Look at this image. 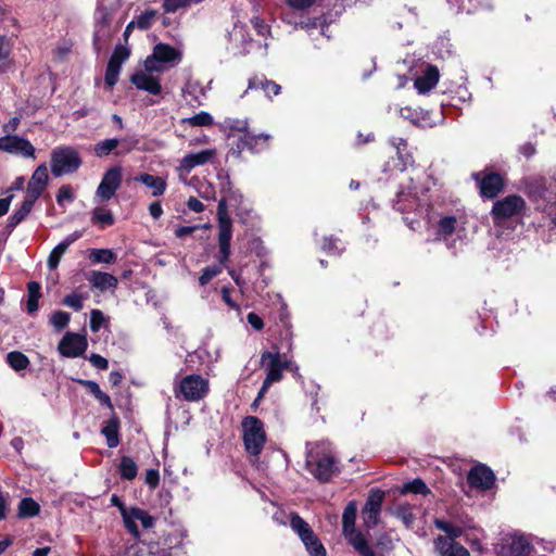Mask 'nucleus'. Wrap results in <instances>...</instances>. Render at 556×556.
Returning a JSON list of instances; mask_svg holds the SVG:
<instances>
[{
    "instance_id": "obj_13",
    "label": "nucleus",
    "mask_w": 556,
    "mask_h": 556,
    "mask_svg": "<svg viewBox=\"0 0 556 556\" xmlns=\"http://www.w3.org/2000/svg\"><path fill=\"white\" fill-rule=\"evenodd\" d=\"M472 178L476 180L480 194L483 198H495L504 187L503 177L497 173L477 172L472 174Z\"/></svg>"
},
{
    "instance_id": "obj_51",
    "label": "nucleus",
    "mask_w": 556,
    "mask_h": 556,
    "mask_svg": "<svg viewBox=\"0 0 556 556\" xmlns=\"http://www.w3.org/2000/svg\"><path fill=\"white\" fill-rule=\"evenodd\" d=\"M121 67L122 66L113 64L111 62L108 63L105 71V84L109 88H112L117 83Z\"/></svg>"
},
{
    "instance_id": "obj_26",
    "label": "nucleus",
    "mask_w": 556,
    "mask_h": 556,
    "mask_svg": "<svg viewBox=\"0 0 556 556\" xmlns=\"http://www.w3.org/2000/svg\"><path fill=\"white\" fill-rule=\"evenodd\" d=\"M83 236V232L77 230L70 233L63 241H61L54 249L51 251L48 257V267L53 270L59 266V263L62 256L67 251L68 247L77 241Z\"/></svg>"
},
{
    "instance_id": "obj_12",
    "label": "nucleus",
    "mask_w": 556,
    "mask_h": 556,
    "mask_svg": "<svg viewBox=\"0 0 556 556\" xmlns=\"http://www.w3.org/2000/svg\"><path fill=\"white\" fill-rule=\"evenodd\" d=\"M123 169L121 166L110 167L103 175L96 190V199L100 202L110 201L122 185Z\"/></svg>"
},
{
    "instance_id": "obj_1",
    "label": "nucleus",
    "mask_w": 556,
    "mask_h": 556,
    "mask_svg": "<svg viewBox=\"0 0 556 556\" xmlns=\"http://www.w3.org/2000/svg\"><path fill=\"white\" fill-rule=\"evenodd\" d=\"M523 189L534 205L535 211L542 213L545 219L542 226L556 228V177L532 175L522 180Z\"/></svg>"
},
{
    "instance_id": "obj_39",
    "label": "nucleus",
    "mask_w": 556,
    "mask_h": 556,
    "mask_svg": "<svg viewBox=\"0 0 556 556\" xmlns=\"http://www.w3.org/2000/svg\"><path fill=\"white\" fill-rule=\"evenodd\" d=\"M263 89L267 97L271 94L277 96L280 92L281 87L275 81L262 80L258 78L251 79L249 81V89Z\"/></svg>"
},
{
    "instance_id": "obj_6",
    "label": "nucleus",
    "mask_w": 556,
    "mask_h": 556,
    "mask_svg": "<svg viewBox=\"0 0 556 556\" xmlns=\"http://www.w3.org/2000/svg\"><path fill=\"white\" fill-rule=\"evenodd\" d=\"M182 60V52L167 43H157L152 53L144 60L149 71H156L162 74L165 71L175 67Z\"/></svg>"
},
{
    "instance_id": "obj_21",
    "label": "nucleus",
    "mask_w": 556,
    "mask_h": 556,
    "mask_svg": "<svg viewBox=\"0 0 556 556\" xmlns=\"http://www.w3.org/2000/svg\"><path fill=\"white\" fill-rule=\"evenodd\" d=\"M218 178L222 179L220 192L226 195L230 205L237 210V215L244 222V215H249L250 208L244 205L243 195L231 187L228 175L218 174Z\"/></svg>"
},
{
    "instance_id": "obj_20",
    "label": "nucleus",
    "mask_w": 556,
    "mask_h": 556,
    "mask_svg": "<svg viewBox=\"0 0 556 556\" xmlns=\"http://www.w3.org/2000/svg\"><path fill=\"white\" fill-rule=\"evenodd\" d=\"M532 552V541L530 536L514 533L505 539L502 545L503 556H530Z\"/></svg>"
},
{
    "instance_id": "obj_29",
    "label": "nucleus",
    "mask_w": 556,
    "mask_h": 556,
    "mask_svg": "<svg viewBox=\"0 0 556 556\" xmlns=\"http://www.w3.org/2000/svg\"><path fill=\"white\" fill-rule=\"evenodd\" d=\"M269 136L265 134L261 135H252L250 132H245L239 142V148L242 150H250L252 152H261L268 144Z\"/></svg>"
},
{
    "instance_id": "obj_49",
    "label": "nucleus",
    "mask_w": 556,
    "mask_h": 556,
    "mask_svg": "<svg viewBox=\"0 0 556 556\" xmlns=\"http://www.w3.org/2000/svg\"><path fill=\"white\" fill-rule=\"evenodd\" d=\"M102 433L106 438L109 447H116L119 443L117 426L114 422H109L103 429Z\"/></svg>"
},
{
    "instance_id": "obj_33",
    "label": "nucleus",
    "mask_w": 556,
    "mask_h": 556,
    "mask_svg": "<svg viewBox=\"0 0 556 556\" xmlns=\"http://www.w3.org/2000/svg\"><path fill=\"white\" fill-rule=\"evenodd\" d=\"M36 201L37 200L30 199L29 197L26 195L22 205L9 218L8 227L12 229L16 227L21 222H23L26 218V216L30 213Z\"/></svg>"
},
{
    "instance_id": "obj_56",
    "label": "nucleus",
    "mask_w": 556,
    "mask_h": 556,
    "mask_svg": "<svg viewBox=\"0 0 556 556\" xmlns=\"http://www.w3.org/2000/svg\"><path fill=\"white\" fill-rule=\"evenodd\" d=\"M192 0H164L163 8L167 13L176 12L181 8L188 7Z\"/></svg>"
},
{
    "instance_id": "obj_50",
    "label": "nucleus",
    "mask_w": 556,
    "mask_h": 556,
    "mask_svg": "<svg viewBox=\"0 0 556 556\" xmlns=\"http://www.w3.org/2000/svg\"><path fill=\"white\" fill-rule=\"evenodd\" d=\"M75 200V192L70 185L62 186L56 193V202L60 206L72 203Z\"/></svg>"
},
{
    "instance_id": "obj_42",
    "label": "nucleus",
    "mask_w": 556,
    "mask_h": 556,
    "mask_svg": "<svg viewBox=\"0 0 556 556\" xmlns=\"http://www.w3.org/2000/svg\"><path fill=\"white\" fill-rule=\"evenodd\" d=\"M182 123L192 127H207L212 126L214 121L210 113L202 111L193 116L184 118Z\"/></svg>"
},
{
    "instance_id": "obj_2",
    "label": "nucleus",
    "mask_w": 556,
    "mask_h": 556,
    "mask_svg": "<svg viewBox=\"0 0 556 556\" xmlns=\"http://www.w3.org/2000/svg\"><path fill=\"white\" fill-rule=\"evenodd\" d=\"M525 210L526 201L517 194H510L494 202L491 216L494 227L502 230L500 236H504L505 229H515L518 225H521V216Z\"/></svg>"
},
{
    "instance_id": "obj_52",
    "label": "nucleus",
    "mask_w": 556,
    "mask_h": 556,
    "mask_svg": "<svg viewBox=\"0 0 556 556\" xmlns=\"http://www.w3.org/2000/svg\"><path fill=\"white\" fill-rule=\"evenodd\" d=\"M321 249L329 254L338 255L343 250V247H341V242L338 239L329 237L324 239Z\"/></svg>"
},
{
    "instance_id": "obj_48",
    "label": "nucleus",
    "mask_w": 556,
    "mask_h": 556,
    "mask_svg": "<svg viewBox=\"0 0 556 556\" xmlns=\"http://www.w3.org/2000/svg\"><path fill=\"white\" fill-rule=\"evenodd\" d=\"M71 316L63 311H55L50 315V324L56 329H64L70 323Z\"/></svg>"
},
{
    "instance_id": "obj_18",
    "label": "nucleus",
    "mask_w": 556,
    "mask_h": 556,
    "mask_svg": "<svg viewBox=\"0 0 556 556\" xmlns=\"http://www.w3.org/2000/svg\"><path fill=\"white\" fill-rule=\"evenodd\" d=\"M0 151L24 157H35V148L30 141L15 135L0 137Z\"/></svg>"
},
{
    "instance_id": "obj_31",
    "label": "nucleus",
    "mask_w": 556,
    "mask_h": 556,
    "mask_svg": "<svg viewBox=\"0 0 556 556\" xmlns=\"http://www.w3.org/2000/svg\"><path fill=\"white\" fill-rule=\"evenodd\" d=\"M344 535L361 556H376L375 551L369 546L365 536L356 531V529L345 532Z\"/></svg>"
},
{
    "instance_id": "obj_61",
    "label": "nucleus",
    "mask_w": 556,
    "mask_h": 556,
    "mask_svg": "<svg viewBox=\"0 0 556 556\" xmlns=\"http://www.w3.org/2000/svg\"><path fill=\"white\" fill-rule=\"evenodd\" d=\"M248 323L251 325L252 328L260 331L264 327L263 319L255 313L251 312L247 316Z\"/></svg>"
},
{
    "instance_id": "obj_5",
    "label": "nucleus",
    "mask_w": 556,
    "mask_h": 556,
    "mask_svg": "<svg viewBox=\"0 0 556 556\" xmlns=\"http://www.w3.org/2000/svg\"><path fill=\"white\" fill-rule=\"evenodd\" d=\"M229 201L225 194L217 206V227H218V250L220 263L228 262L230 256V242L232 239V219L228 214Z\"/></svg>"
},
{
    "instance_id": "obj_30",
    "label": "nucleus",
    "mask_w": 556,
    "mask_h": 556,
    "mask_svg": "<svg viewBox=\"0 0 556 556\" xmlns=\"http://www.w3.org/2000/svg\"><path fill=\"white\" fill-rule=\"evenodd\" d=\"M134 180L149 188L153 197H161L164 194L167 187L166 180L164 178L147 173L136 176Z\"/></svg>"
},
{
    "instance_id": "obj_10",
    "label": "nucleus",
    "mask_w": 556,
    "mask_h": 556,
    "mask_svg": "<svg viewBox=\"0 0 556 556\" xmlns=\"http://www.w3.org/2000/svg\"><path fill=\"white\" fill-rule=\"evenodd\" d=\"M81 160L72 148H58L51 154V170L55 177L72 174L78 169Z\"/></svg>"
},
{
    "instance_id": "obj_34",
    "label": "nucleus",
    "mask_w": 556,
    "mask_h": 556,
    "mask_svg": "<svg viewBox=\"0 0 556 556\" xmlns=\"http://www.w3.org/2000/svg\"><path fill=\"white\" fill-rule=\"evenodd\" d=\"M89 260L92 264H113L117 256L110 249H90Z\"/></svg>"
},
{
    "instance_id": "obj_63",
    "label": "nucleus",
    "mask_w": 556,
    "mask_h": 556,
    "mask_svg": "<svg viewBox=\"0 0 556 556\" xmlns=\"http://www.w3.org/2000/svg\"><path fill=\"white\" fill-rule=\"evenodd\" d=\"M535 544L540 545L543 551L545 552H554V549L556 548V542L555 541H551V540H545V539H539V538H533L532 540Z\"/></svg>"
},
{
    "instance_id": "obj_55",
    "label": "nucleus",
    "mask_w": 556,
    "mask_h": 556,
    "mask_svg": "<svg viewBox=\"0 0 556 556\" xmlns=\"http://www.w3.org/2000/svg\"><path fill=\"white\" fill-rule=\"evenodd\" d=\"M64 305L75 309L76 312L83 308L84 298L78 293H71L63 300Z\"/></svg>"
},
{
    "instance_id": "obj_57",
    "label": "nucleus",
    "mask_w": 556,
    "mask_h": 556,
    "mask_svg": "<svg viewBox=\"0 0 556 556\" xmlns=\"http://www.w3.org/2000/svg\"><path fill=\"white\" fill-rule=\"evenodd\" d=\"M396 516L405 523L406 527L412 526L415 520V516L406 506L397 507Z\"/></svg>"
},
{
    "instance_id": "obj_58",
    "label": "nucleus",
    "mask_w": 556,
    "mask_h": 556,
    "mask_svg": "<svg viewBox=\"0 0 556 556\" xmlns=\"http://www.w3.org/2000/svg\"><path fill=\"white\" fill-rule=\"evenodd\" d=\"M89 362L91 363V365L98 369H101V370H105L108 369L109 367V362L106 358H104L103 356L99 355V354H96V353H92L89 357H88Z\"/></svg>"
},
{
    "instance_id": "obj_60",
    "label": "nucleus",
    "mask_w": 556,
    "mask_h": 556,
    "mask_svg": "<svg viewBox=\"0 0 556 556\" xmlns=\"http://www.w3.org/2000/svg\"><path fill=\"white\" fill-rule=\"evenodd\" d=\"M144 481L151 489H155L160 482L159 470H156V469L147 470Z\"/></svg>"
},
{
    "instance_id": "obj_41",
    "label": "nucleus",
    "mask_w": 556,
    "mask_h": 556,
    "mask_svg": "<svg viewBox=\"0 0 556 556\" xmlns=\"http://www.w3.org/2000/svg\"><path fill=\"white\" fill-rule=\"evenodd\" d=\"M357 506L355 502H350L342 516L343 533L355 529Z\"/></svg>"
},
{
    "instance_id": "obj_46",
    "label": "nucleus",
    "mask_w": 556,
    "mask_h": 556,
    "mask_svg": "<svg viewBox=\"0 0 556 556\" xmlns=\"http://www.w3.org/2000/svg\"><path fill=\"white\" fill-rule=\"evenodd\" d=\"M457 219L455 216H444L439 220V235L444 238L451 236L456 229Z\"/></svg>"
},
{
    "instance_id": "obj_27",
    "label": "nucleus",
    "mask_w": 556,
    "mask_h": 556,
    "mask_svg": "<svg viewBox=\"0 0 556 556\" xmlns=\"http://www.w3.org/2000/svg\"><path fill=\"white\" fill-rule=\"evenodd\" d=\"M439 70L434 65H427L422 75L415 79L414 86L419 93H427L439 83Z\"/></svg>"
},
{
    "instance_id": "obj_62",
    "label": "nucleus",
    "mask_w": 556,
    "mask_h": 556,
    "mask_svg": "<svg viewBox=\"0 0 556 556\" xmlns=\"http://www.w3.org/2000/svg\"><path fill=\"white\" fill-rule=\"evenodd\" d=\"M27 292H28V299H35V300H38L40 299L41 296V293H40V285L36 281H30L28 285H27Z\"/></svg>"
},
{
    "instance_id": "obj_11",
    "label": "nucleus",
    "mask_w": 556,
    "mask_h": 556,
    "mask_svg": "<svg viewBox=\"0 0 556 556\" xmlns=\"http://www.w3.org/2000/svg\"><path fill=\"white\" fill-rule=\"evenodd\" d=\"M261 366L266 370L265 379L271 383L282 379L283 370L292 369L291 362L279 352H264L261 355Z\"/></svg>"
},
{
    "instance_id": "obj_14",
    "label": "nucleus",
    "mask_w": 556,
    "mask_h": 556,
    "mask_svg": "<svg viewBox=\"0 0 556 556\" xmlns=\"http://www.w3.org/2000/svg\"><path fill=\"white\" fill-rule=\"evenodd\" d=\"M251 47L252 40L247 30V26L240 22H236L228 31V50L235 55H243L250 52Z\"/></svg>"
},
{
    "instance_id": "obj_54",
    "label": "nucleus",
    "mask_w": 556,
    "mask_h": 556,
    "mask_svg": "<svg viewBox=\"0 0 556 556\" xmlns=\"http://www.w3.org/2000/svg\"><path fill=\"white\" fill-rule=\"evenodd\" d=\"M105 323L104 314L99 309H92L90 313V329L98 332Z\"/></svg>"
},
{
    "instance_id": "obj_22",
    "label": "nucleus",
    "mask_w": 556,
    "mask_h": 556,
    "mask_svg": "<svg viewBox=\"0 0 556 556\" xmlns=\"http://www.w3.org/2000/svg\"><path fill=\"white\" fill-rule=\"evenodd\" d=\"M470 486L479 490H489L495 482L493 471L485 465H478L471 468L467 477Z\"/></svg>"
},
{
    "instance_id": "obj_8",
    "label": "nucleus",
    "mask_w": 556,
    "mask_h": 556,
    "mask_svg": "<svg viewBox=\"0 0 556 556\" xmlns=\"http://www.w3.org/2000/svg\"><path fill=\"white\" fill-rule=\"evenodd\" d=\"M210 391L208 380L201 375H188L184 377L175 389L177 397L188 402H198L205 397Z\"/></svg>"
},
{
    "instance_id": "obj_59",
    "label": "nucleus",
    "mask_w": 556,
    "mask_h": 556,
    "mask_svg": "<svg viewBox=\"0 0 556 556\" xmlns=\"http://www.w3.org/2000/svg\"><path fill=\"white\" fill-rule=\"evenodd\" d=\"M255 30L263 37H266L270 33L269 25L266 24L262 18L254 17L251 20Z\"/></svg>"
},
{
    "instance_id": "obj_40",
    "label": "nucleus",
    "mask_w": 556,
    "mask_h": 556,
    "mask_svg": "<svg viewBox=\"0 0 556 556\" xmlns=\"http://www.w3.org/2000/svg\"><path fill=\"white\" fill-rule=\"evenodd\" d=\"M40 507L37 502L30 497L23 498L18 504V517L30 518L39 514Z\"/></svg>"
},
{
    "instance_id": "obj_35",
    "label": "nucleus",
    "mask_w": 556,
    "mask_h": 556,
    "mask_svg": "<svg viewBox=\"0 0 556 556\" xmlns=\"http://www.w3.org/2000/svg\"><path fill=\"white\" fill-rule=\"evenodd\" d=\"M78 382L86 387L88 391L93 394V396L101 403V405H104L109 408L113 407L110 396L100 389L97 382L83 379L78 380Z\"/></svg>"
},
{
    "instance_id": "obj_16",
    "label": "nucleus",
    "mask_w": 556,
    "mask_h": 556,
    "mask_svg": "<svg viewBox=\"0 0 556 556\" xmlns=\"http://www.w3.org/2000/svg\"><path fill=\"white\" fill-rule=\"evenodd\" d=\"M130 81L137 89L143 90L151 94H160L162 92V85L156 71H149L143 63V68L138 70L130 77Z\"/></svg>"
},
{
    "instance_id": "obj_4",
    "label": "nucleus",
    "mask_w": 556,
    "mask_h": 556,
    "mask_svg": "<svg viewBox=\"0 0 556 556\" xmlns=\"http://www.w3.org/2000/svg\"><path fill=\"white\" fill-rule=\"evenodd\" d=\"M434 525L439 530L448 535V538L439 536L434 541L435 551L440 556H470L469 552L463 545L454 541L462 535V528L442 519H435Z\"/></svg>"
},
{
    "instance_id": "obj_64",
    "label": "nucleus",
    "mask_w": 556,
    "mask_h": 556,
    "mask_svg": "<svg viewBox=\"0 0 556 556\" xmlns=\"http://www.w3.org/2000/svg\"><path fill=\"white\" fill-rule=\"evenodd\" d=\"M187 207L195 213H201L204 211V204L193 197L189 198V200L187 201Z\"/></svg>"
},
{
    "instance_id": "obj_19",
    "label": "nucleus",
    "mask_w": 556,
    "mask_h": 556,
    "mask_svg": "<svg viewBox=\"0 0 556 556\" xmlns=\"http://www.w3.org/2000/svg\"><path fill=\"white\" fill-rule=\"evenodd\" d=\"M137 144V140L110 138L94 144L93 151L98 157L108 156L115 151V155L129 153Z\"/></svg>"
},
{
    "instance_id": "obj_28",
    "label": "nucleus",
    "mask_w": 556,
    "mask_h": 556,
    "mask_svg": "<svg viewBox=\"0 0 556 556\" xmlns=\"http://www.w3.org/2000/svg\"><path fill=\"white\" fill-rule=\"evenodd\" d=\"M400 115L418 127L427 128L435 125L429 112L421 109L402 108L400 109Z\"/></svg>"
},
{
    "instance_id": "obj_7",
    "label": "nucleus",
    "mask_w": 556,
    "mask_h": 556,
    "mask_svg": "<svg viewBox=\"0 0 556 556\" xmlns=\"http://www.w3.org/2000/svg\"><path fill=\"white\" fill-rule=\"evenodd\" d=\"M241 426L247 452L254 456L260 455L266 442L263 422L255 416H248L243 418Z\"/></svg>"
},
{
    "instance_id": "obj_44",
    "label": "nucleus",
    "mask_w": 556,
    "mask_h": 556,
    "mask_svg": "<svg viewBox=\"0 0 556 556\" xmlns=\"http://www.w3.org/2000/svg\"><path fill=\"white\" fill-rule=\"evenodd\" d=\"M157 12L153 9H148L142 12L135 21L136 27L142 30L149 29L156 20Z\"/></svg>"
},
{
    "instance_id": "obj_3",
    "label": "nucleus",
    "mask_w": 556,
    "mask_h": 556,
    "mask_svg": "<svg viewBox=\"0 0 556 556\" xmlns=\"http://www.w3.org/2000/svg\"><path fill=\"white\" fill-rule=\"evenodd\" d=\"M306 468L319 481H329L339 470L334 456L325 444H307Z\"/></svg>"
},
{
    "instance_id": "obj_47",
    "label": "nucleus",
    "mask_w": 556,
    "mask_h": 556,
    "mask_svg": "<svg viewBox=\"0 0 556 556\" xmlns=\"http://www.w3.org/2000/svg\"><path fill=\"white\" fill-rule=\"evenodd\" d=\"M11 45L5 37L0 36V73L4 72L10 65Z\"/></svg>"
},
{
    "instance_id": "obj_37",
    "label": "nucleus",
    "mask_w": 556,
    "mask_h": 556,
    "mask_svg": "<svg viewBox=\"0 0 556 556\" xmlns=\"http://www.w3.org/2000/svg\"><path fill=\"white\" fill-rule=\"evenodd\" d=\"M118 471L122 479L134 480L138 472V467L135 460L129 456H123L118 466Z\"/></svg>"
},
{
    "instance_id": "obj_43",
    "label": "nucleus",
    "mask_w": 556,
    "mask_h": 556,
    "mask_svg": "<svg viewBox=\"0 0 556 556\" xmlns=\"http://www.w3.org/2000/svg\"><path fill=\"white\" fill-rule=\"evenodd\" d=\"M401 493H413V494H422L426 495L430 493L429 488L421 479H414L413 481H409L401 488Z\"/></svg>"
},
{
    "instance_id": "obj_53",
    "label": "nucleus",
    "mask_w": 556,
    "mask_h": 556,
    "mask_svg": "<svg viewBox=\"0 0 556 556\" xmlns=\"http://www.w3.org/2000/svg\"><path fill=\"white\" fill-rule=\"evenodd\" d=\"M129 50L124 46L115 48L109 62L122 66V64L128 59Z\"/></svg>"
},
{
    "instance_id": "obj_36",
    "label": "nucleus",
    "mask_w": 556,
    "mask_h": 556,
    "mask_svg": "<svg viewBox=\"0 0 556 556\" xmlns=\"http://www.w3.org/2000/svg\"><path fill=\"white\" fill-rule=\"evenodd\" d=\"M5 359L8 365L17 372L28 368L30 364L28 357L20 351L8 353Z\"/></svg>"
},
{
    "instance_id": "obj_38",
    "label": "nucleus",
    "mask_w": 556,
    "mask_h": 556,
    "mask_svg": "<svg viewBox=\"0 0 556 556\" xmlns=\"http://www.w3.org/2000/svg\"><path fill=\"white\" fill-rule=\"evenodd\" d=\"M91 222L104 228L114 224V216L110 210L99 206L92 211Z\"/></svg>"
},
{
    "instance_id": "obj_17",
    "label": "nucleus",
    "mask_w": 556,
    "mask_h": 556,
    "mask_svg": "<svg viewBox=\"0 0 556 556\" xmlns=\"http://www.w3.org/2000/svg\"><path fill=\"white\" fill-rule=\"evenodd\" d=\"M88 348L85 336L75 332H66L58 345V351L64 357L75 358L83 355Z\"/></svg>"
},
{
    "instance_id": "obj_25",
    "label": "nucleus",
    "mask_w": 556,
    "mask_h": 556,
    "mask_svg": "<svg viewBox=\"0 0 556 556\" xmlns=\"http://www.w3.org/2000/svg\"><path fill=\"white\" fill-rule=\"evenodd\" d=\"M87 280L89 281L92 289L99 290L101 292L106 290H115L118 285V280L115 276L100 270H91L87 275Z\"/></svg>"
},
{
    "instance_id": "obj_24",
    "label": "nucleus",
    "mask_w": 556,
    "mask_h": 556,
    "mask_svg": "<svg viewBox=\"0 0 556 556\" xmlns=\"http://www.w3.org/2000/svg\"><path fill=\"white\" fill-rule=\"evenodd\" d=\"M48 168L45 164L39 165L33 173L27 185L26 195L37 200L43 192L48 182Z\"/></svg>"
},
{
    "instance_id": "obj_32",
    "label": "nucleus",
    "mask_w": 556,
    "mask_h": 556,
    "mask_svg": "<svg viewBox=\"0 0 556 556\" xmlns=\"http://www.w3.org/2000/svg\"><path fill=\"white\" fill-rule=\"evenodd\" d=\"M144 510L140 508H130L123 511L122 516L124 519L125 527L127 530L135 536L139 535V530L137 526V521L142 519Z\"/></svg>"
},
{
    "instance_id": "obj_45",
    "label": "nucleus",
    "mask_w": 556,
    "mask_h": 556,
    "mask_svg": "<svg viewBox=\"0 0 556 556\" xmlns=\"http://www.w3.org/2000/svg\"><path fill=\"white\" fill-rule=\"evenodd\" d=\"M218 262H220L218 260ZM227 262L225 263H219L217 265H212V266H207L205 267L203 270H202V275L200 276L199 278V282L201 286H205L207 285L213 278H215L216 276H218L222 271H223V267L224 265L226 264Z\"/></svg>"
},
{
    "instance_id": "obj_15",
    "label": "nucleus",
    "mask_w": 556,
    "mask_h": 556,
    "mask_svg": "<svg viewBox=\"0 0 556 556\" xmlns=\"http://www.w3.org/2000/svg\"><path fill=\"white\" fill-rule=\"evenodd\" d=\"M384 492L372 489L369 492L365 506L362 509V518L367 528H374L380 520L381 506L384 500Z\"/></svg>"
},
{
    "instance_id": "obj_9",
    "label": "nucleus",
    "mask_w": 556,
    "mask_h": 556,
    "mask_svg": "<svg viewBox=\"0 0 556 556\" xmlns=\"http://www.w3.org/2000/svg\"><path fill=\"white\" fill-rule=\"evenodd\" d=\"M290 526L298 533L309 556H327L326 549L311 526L299 515L292 514Z\"/></svg>"
},
{
    "instance_id": "obj_23",
    "label": "nucleus",
    "mask_w": 556,
    "mask_h": 556,
    "mask_svg": "<svg viewBox=\"0 0 556 556\" xmlns=\"http://www.w3.org/2000/svg\"><path fill=\"white\" fill-rule=\"evenodd\" d=\"M215 149H204L186 154L179 163V170L190 173L194 167L207 164L216 156Z\"/></svg>"
}]
</instances>
